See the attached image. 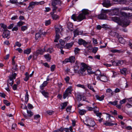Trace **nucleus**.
<instances>
[{
    "label": "nucleus",
    "instance_id": "obj_1",
    "mask_svg": "<svg viewBox=\"0 0 132 132\" xmlns=\"http://www.w3.org/2000/svg\"><path fill=\"white\" fill-rule=\"evenodd\" d=\"M109 11L108 10H104L102 9L101 12L100 14L98 15V18L101 19H106L107 18V16L106 14Z\"/></svg>",
    "mask_w": 132,
    "mask_h": 132
},
{
    "label": "nucleus",
    "instance_id": "obj_2",
    "mask_svg": "<svg viewBox=\"0 0 132 132\" xmlns=\"http://www.w3.org/2000/svg\"><path fill=\"white\" fill-rule=\"evenodd\" d=\"M96 72H98L99 75L100 74V75L98 76L97 77V79L104 82H106L107 81L108 79L107 77L104 76L103 74H101L100 70H98Z\"/></svg>",
    "mask_w": 132,
    "mask_h": 132
},
{
    "label": "nucleus",
    "instance_id": "obj_3",
    "mask_svg": "<svg viewBox=\"0 0 132 132\" xmlns=\"http://www.w3.org/2000/svg\"><path fill=\"white\" fill-rule=\"evenodd\" d=\"M84 124L90 127H93L95 124V122L91 119H88L84 122Z\"/></svg>",
    "mask_w": 132,
    "mask_h": 132
},
{
    "label": "nucleus",
    "instance_id": "obj_4",
    "mask_svg": "<svg viewBox=\"0 0 132 132\" xmlns=\"http://www.w3.org/2000/svg\"><path fill=\"white\" fill-rule=\"evenodd\" d=\"M16 74L14 73L11 76L9 77V79L7 80V85L8 86L9 85L12 86L14 83V79H15Z\"/></svg>",
    "mask_w": 132,
    "mask_h": 132
},
{
    "label": "nucleus",
    "instance_id": "obj_5",
    "mask_svg": "<svg viewBox=\"0 0 132 132\" xmlns=\"http://www.w3.org/2000/svg\"><path fill=\"white\" fill-rule=\"evenodd\" d=\"M75 61V57L74 56H71L69 58L66 59L63 61L64 63H66L70 62L71 63H73Z\"/></svg>",
    "mask_w": 132,
    "mask_h": 132
},
{
    "label": "nucleus",
    "instance_id": "obj_6",
    "mask_svg": "<svg viewBox=\"0 0 132 132\" xmlns=\"http://www.w3.org/2000/svg\"><path fill=\"white\" fill-rule=\"evenodd\" d=\"M71 88L72 87L70 86L66 89L63 94V98L64 99L68 95L71 94Z\"/></svg>",
    "mask_w": 132,
    "mask_h": 132
},
{
    "label": "nucleus",
    "instance_id": "obj_7",
    "mask_svg": "<svg viewBox=\"0 0 132 132\" xmlns=\"http://www.w3.org/2000/svg\"><path fill=\"white\" fill-rule=\"evenodd\" d=\"M78 64V62L77 61H76L75 63L76 65L74 66V71L75 73H80L82 72L80 71V69L79 70V67Z\"/></svg>",
    "mask_w": 132,
    "mask_h": 132
},
{
    "label": "nucleus",
    "instance_id": "obj_8",
    "mask_svg": "<svg viewBox=\"0 0 132 132\" xmlns=\"http://www.w3.org/2000/svg\"><path fill=\"white\" fill-rule=\"evenodd\" d=\"M38 4V3L36 2H30L29 6L28 7L27 9L28 10H31L34 7L35 5Z\"/></svg>",
    "mask_w": 132,
    "mask_h": 132
},
{
    "label": "nucleus",
    "instance_id": "obj_9",
    "mask_svg": "<svg viewBox=\"0 0 132 132\" xmlns=\"http://www.w3.org/2000/svg\"><path fill=\"white\" fill-rule=\"evenodd\" d=\"M46 33L45 32H43L41 30H40L39 32L36 34L35 35V38L38 39L41 37V35H45Z\"/></svg>",
    "mask_w": 132,
    "mask_h": 132
},
{
    "label": "nucleus",
    "instance_id": "obj_10",
    "mask_svg": "<svg viewBox=\"0 0 132 132\" xmlns=\"http://www.w3.org/2000/svg\"><path fill=\"white\" fill-rule=\"evenodd\" d=\"M45 47L44 48L43 50L41 48L39 49L36 52L34 53V55L36 56H37L39 54H42L45 51Z\"/></svg>",
    "mask_w": 132,
    "mask_h": 132
},
{
    "label": "nucleus",
    "instance_id": "obj_11",
    "mask_svg": "<svg viewBox=\"0 0 132 132\" xmlns=\"http://www.w3.org/2000/svg\"><path fill=\"white\" fill-rule=\"evenodd\" d=\"M10 35V33L9 31L7 30H5L4 31L2 36L4 38H7L8 39Z\"/></svg>",
    "mask_w": 132,
    "mask_h": 132
},
{
    "label": "nucleus",
    "instance_id": "obj_12",
    "mask_svg": "<svg viewBox=\"0 0 132 132\" xmlns=\"http://www.w3.org/2000/svg\"><path fill=\"white\" fill-rule=\"evenodd\" d=\"M81 65L82 66L80 69V71L81 72V73H82L83 72H84L86 70H87V65L84 63H81Z\"/></svg>",
    "mask_w": 132,
    "mask_h": 132
},
{
    "label": "nucleus",
    "instance_id": "obj_13",
    "mask_svg": "<svg viewBox=\"0 0 132 132\" xmlns=\"http://www.w3.org/2000/svg\"><path fill=\"white\" fill-rule=\"evenodd\" d=\"M62 26L60 25H56L55 26V30L56 33H59L60 31V29L61 30H62Z\"/></svg>",
    "mask_w": 132,
    "mask_h": 132
},
{
    "label": "nucleus",
    "instance_id": "obj_14",
    "mask_svg": "<svg viewBox=\"0 0 132 132\" xmlns=\"http://www.w3.org/2000/svg\"><path fill=\"white\" fill-rule=\"evenodd\" d=\"M77 20H78L79 21H80L83 20L85 19L86 18L84 15L82 13H80L77 16Z\"/></svg>",
    "mask_w": 132,
    "mask_h": 132
},
{
    "label": "nucleus",
    "instance_id": "obj_15",
    "mask_svg": "<svg viewBox=\"0 0 132 132\" xmlns=\"http://www.w3.org/2000/svg\"><path fill=\"white\" fill-rule=\"evenodd\" d=\"M61 4V2L60 0H53L52 3V6H54L57 4H59L60 5Z\"/></svg>",
    "mask_w": 132,
    "mask_h": 132
},
{
    "label": "nucleus",
    "instance_id": "obj_16",
    "mask_svg": "<svg viewBox=\"0 0 132 132\" xmlns=\"http://www.w3.org/2000/svg\"><path fill=\"white\" fill-rule=\"evenodd\" d=\"M78 43L79 45H83L85 47L87 44V43L84 40L82 39H79L78 41Z\"/></svg>",
    "mask_w": 132,
    "mask_h": 132
},
{
    "label": "nucleus",
    "instance_id": "obj_17",
    "mask_svg": "<svg viewBox=\"0 0 132 132\" xmlns=\"http://www.w3.org/2000/svg\"><path fill=\"white\" fill-rule=\"evenodd\" d=\"M102 4L104 6L106 7H108L111 6L110 2L108 0L105 1Z\"/></svg>",
    "mask_w": 132,
    "mask_h": 132
},
{
    "label": "nucleus",
    "instance_id": "obj_18",
    "mask_svg": "<svg viewBox=\"0 0 132 132\" xmlns=\"http://www.w3.org/2000/svg\"><path fill=\"white\" fill-rule=\"evenodd\" d=\"M67 27L68 29L71 31H72L73 30V25L70 22H69L68 23Z\"/></svg>",
    "mask_w": 132,
    "mask_h": 132
},
{
    "label": "nucleus",
    "instance_id": "obj_19",
    "mask_svg": "<svg viewBox=\"0 0 132 132\" xmlns=\"http://www.w3.org/2000/svg\"><path fill=\"white\" fill-rule=\"evenodd\" d=\"M40 92L45 97H48L49 94L47 92H45L44 90L40 91Z\"/></svg>",
    "mask_w": 132,
    "mask_h": 132
},
{
    "label": "nucleus",
    "instance_id": "obj_20",
    "mask_svg": "<svg viewBox=\"0 0 132 132\" xmlns=\"http://www.w3.org/2000/svg\"><path fill=\"white\" fill-rule=\"evenodd\" d=\"M87 71L89 74H95V75L97 76L98 74L95 73L94 72H92L91 71V68L90 67H87Z\"/></svg>",
    "mask_w": 132,
    "mask_h": 132
},
{
    "label": "nucleus",
    "instance_id": "obj_21",
    "mask_svg": "<svg viewBox=\"0 0 132 132\" xmlns=\"http://www.w3.org/2000/svg\"><path fill=\"white\" fill-rule=\"evenodd\" d=\"M54 13H53L51 14L52 17V19L55 20H56L57 19H58L59 18V16L58 15L56 14H54Z\"/></svg>",
    "mask_w": 132,
    "mask_h": 132
},
{
    "label": "nucleus",
    "instance_id": "obj_22",
    "mask_svg": "<svg viewBox=\"0 0 132 132\" xmlns=\"http://www.w3.org/2000/svg\"><path fill=\"white\" fill-rule=\"evenodd\" d=\"M60 38V36L59 33H56L55 39L54 40V42H57Z\"/></svg>",
    "mask_w": 132,
    "mask_h": 132
},
{
    "label": "nucleus",
    "instance_id": "obj_23",
    "mask_svg": "<svg viewBox=\"0 0 132 132\" xmlns=\"http://www.w3.org/2000/svg\"><path fill=\"white\" fill-rule=\"evenodd\" d=\"M127 69L126 68H123L120 70V72L121 74L125 75L126 74Z\"/></svg>",
    "mask_w": 132,
    "mask_h": 132
},
{
    "label": "nucleus",
    "instance_id": "obj_24",
    "mask_svg": "<svg viewBox=\"0 0 132 132\" xmlns=\"http://www.w3.org/2000/svg\"><path fill=\"white\" fill-rule=\"evenodd\" d=\"M73 44V43H67L66 44L65 46L67 48L69 49L72 46Z\"/></svg>",
    "mask_w": 132,
    "mask_h": 132
},
{
    "label": "nucleus",
    "instance_id": "obj_25",
    "mask_svg": "<svg viewBox=\"0 0 132 132\" xmlns=\"http://www.w3.org/2000/svg\"><path fill=\"white\" fill-rule=\"evenodd\" d=\"M95 96L96 99L100 101H102L103 100L104 97V95H102L100 97L98 95H96Z\"/></svg>",
    "mask_w": 132,
    "mask_h": 132
},
{
    "label": "nucleus",
    "instance_id": "obj_26",
    "mask_svg": "<svg viewBox=\"0 0 132 132\" xmlns=\"http://www.w3.org/2000/svg\"><path fill=\"white\" fill-rule=\"evenodd\" d=\"M118 40L120 43L122 44H124L125 43V41L122 37H119L118 39Z\"/></svg>",
    "mask_w": 132,
    "mask_h": 132
},
{
    "label": "nucleus",
    "instance_id": "obj_27",
    "mask_svg": "<svg viewBox=\"0 0 132 132\" xmlns=\"http://www.w3.org/2000/svg\"><path fill=\"white\" fill-rule=\"evenodd\" d=\"M112 19L113 21L116 22H119L120 20V18L117 17H113Z\"/></svg>",
    "mask_w": 132,
    "mask_h": 132
},
{
    "label": "nucleus",
    "instance_id": "obj_28",
    "mask_svg": "<svg viewBox=\"0 0 132 132\" xmlns=\"http://www.w3.org/2000/svg\"><path fill=\"white\" fill-rule=\"evenodd\" d=\"M106 92L108 93H111V96H112L114 94V92H112V90L110 89H108L106 90Z\"/></svg>",
    "mask_w": 132,
    "mask_h": 132
},
{
    "label": "nucleus",
    "instance_id": "obj_29",
    "mask_svg": "<svg viewBox=\"0 0 132 132\" xmlns=\"http://www.w3.org/2000/svg\"><path fill=\"white\" fill-rule=\"evenodd\" d=\"M104 125L105 126H112L114 124L111 123L110 122L106 121V122L104 123Z\"/></svg>",
    "mask_w": 132,
    "mask_h": 132
},
{
    "label": "nucleus",
    "instance_id": "obj_30",
    "mask_svg": "<svg viewBox=\"0 0 132 132\" xmlns=\"http://www.w3.org/2000/svg\"><path fill=\"white\" fill-rule=\"evenodd\" d=\"M86 112V111L85 110H79V113L81 115H84Z\"/></svg>",
    "mask_w": 132,
    "mask_h": 132
},
{
    "label": "nucleus",
    "instance_id": "obj_31",
    "mask_svg": "<svg viewBox=\"0 0 132 132\" xmlns=\"http://www.w3.org/2000/svg\"><path fill=\"white\" fill-rule=\"evenodd\" d=\"M67 105V102H65L64 103H62L61 105L62 106L61 109H63L65 108V107H66Z\"/></svg>",
    "mask_w": 132,
    "mask_h": 132
},
{
    "label": "nucleus",
    "instance_id": "obj_32",
    "mask_svg": "<svg viewBox=\"0 0 132 132\" xmlns=\"http://www.w3.org/2000/svg\"><path fill=\"white\" fill-rule=\"evenodd\" d=\"M27 112L28 116L29 117H31L33 115V113L30 110H27Z\"/></svg>",
    "mask_w": 132,
    "mask_h": 132
},
{
    "label": "nucleus",
    "instance_id": "obj_33",
    "mask_svg": "<svg viewBox=\"0 0 132 132\" xmlns=\"http://www.w3.org/2000/svg\"><path fill=\"white\" fill-rule=\"evenodd\" d=\"M28 92L27 90L26 91V95L25 96V103H27L29 100L28 96L29 95L28 94Z\"/></svg>",
    "mask_w": 132,
    "mask_h": 132
},
{
    "label": "nucleus",
    "instance_id": "obj_34",
    "mask_svg": "<svg viewBox=\"0 0 132 132\" xmlns=\"http://www.w3.org/2000/svg\"><path fill=\"white\" fill-rule=\"evenodd\" d=\"M0 26L1 28H2L3 29H4V31L5 30H7L6 29L7 28V27L5 24L3 23H1L0 24Z\"/></svg>",
    "mask_w": 132,
    "mask_h": 132
},
{
    "label": "nucleus",
    "instance_id": "obj_35",
    "mask_svg": "<svg viewBox=\"0 0 132 132\" xmlns=\"http://www.w3.org/2000/svg\"><path fill=\"white\" fill-rule=\"evenodd\" d=\"M49 56L50 55L48 54L44 55V57L47 61H50V60L51 58Z\"/></svg>",
    "mask_w": 132,
    "mask_h": 132
},
{
    "label": "nucleus",
    "instance_id": "obj_36",
    "mask_svg": "<svg viewBox=\"0 0 132 132\" xmlns=\"http://www.w3.org/2000/svg\"><path fill=\"white\" fill-rule=\"evenodd\" d=\"M82 14H83V15H84L85 16L86 15L88 14V10H82Z\"/></svg>",
    "mask_w": 132,
    "mask_h": 132
},
{
    "label": "nucleus",
    "instance_id": "obj_37",
    "mask_svg": "<svg viewBox=\"0 0 132 132\" xmlns=\"http://www.w3.org/2000/svg\"><path fill=\"white\" fill-rule=\"evenodd\" d=\"M29 73L27 72H26L25 73V81H27L29 80Z\"/></svg>",
    "mask_w": 132,
    "mask_h": 132
},
{
    "label": "nucleus",
    "instance_id": "obj_38",
    "mask_svg": "<svg viewBox=\"0 0 132 132\" xmlns=\"http://www.w3.org/2000/svg\"><path fill=\"white\" fill-rule=\"evenodd\" d=\"M87 85L88 88L89 89L93 90V92H95V90L94 89L93 86H91V85L90 84H87Z\"/></svg>",
    "mask_w": 132,
    "mask_h": 132
},
{
    "label": "nucleus",
    "instance_id": "obj_39",
    "mask_svg": "<svg viewBox=\"0 0 132 132\" xmlns=\"http://www.w3.org/2000/svg\"><path fill=\"white\" fill-rule=\"evenodd\" d=\"M31 51V48H28L25 50V54H28L30 53Z\"/></svg>",
    "mask_w": 132,
    "mask_h": 132
},
{
    "label": "nucleus",
    "instance_id": "obj_40",
    "mask_svg": "<svg viewBox=\"0 0 132 132\" xmlns=\"http://www.w3.org/2000/svg\"><path fill=\"white\" fill-rule=\"evenodd\" d=\"M118 102V101H115L113 102L110 101L109 102V104L115 105H117Z\"/></svg>",
    "mask_w": 132,
    "mask_h": 132
},
{
    "label": "nucleus",
    "instance_id": "obj_41",
    "mask_svg": "<svg viewBox=\"0 0 132 132\" xmlns=\"http://www.w3.org/2000/svg\"><path fill=\"white\" fill-rule=\"evenodd\" d=\"M3 102L7 106H9L10 104L9 102L6 100H4Z\"/></svg>",
    "mask_w": 132,
    "mask_h": 132
},
{
    "label": "nucleus",
    "instance_id": "obj_42",
    "mask_svg": "<svg viewBox=\"0 0 132 132\" xmlns=\"http://www.w3.org/2000/svg\"><path fill=\"white\" fill-rule=\"evenodd\" d=\"M74 36L75 37L79 35L78 30L77 29L74 31Z\"/></svg>",
    "mask_w": 132,
    "mask_h": 132
},
{
    "label": "nucleus",
    "instance_id": "obj_43",
    "mask_svg": "<svg viewBox=\"0 0 132 132\" xmlns=\"http://www.w3.org/2000/svg\"><path fill=\"white\" fill-rule=\"evenodd\" d=\"M110 51L113 52V53H116V52H118V53H120L121 52V51L118 50H117L116 49H113L111 50H110Z\"/></svg>",
    "mask_w": 132,
    "mask_h": 132
},
{
    "label": "nucleus",
    "instance_id": "obj_44",
    "mask_svg": "<svg viewBox=\"0 0 132 132\" xmlns=\"http://www.w3.org/2000/svg\"><path fill=\"white\" fill-rule=\"evenodd\" d=\"M117 62L118 66L121 65L123 63V61L122 60H119Z\"/></svg>",
    "mask_w": 132,
    "mask_h": 132
},
{
    "label": "nucleus",
    "instance_id": "obj_45",
    "mask_svg": "<svg viewBox=\"0 0 132 132\" xmlns=\"http://www.w3.org/2000/svg\"><path fill=\"white\" fill-rule=\"evenodd\" d=\"M94 113H95L96 115L97 116L99 117L100 118H101L102 115L101 113H97L96 111H94Z\"/></svg>",
    "mask_w": 132,
    "mask_h": 132
},
{
    "label": "nucleus",
    "instance_id": "obj_46",
    "mask_svg": "<svg viewBox=\"0 0 132 132\" xmlns=\"http://www.w3.org/2000/svg\"><path fill=\"white\" fill-rule=\"evenodd\" d=\"M24 24V22L20 21L17 23V25L18 26H20Z\"/></svg>",
    "mask_w": 132,
    "mask_h": 132
},
{
    "label": "nucleus",
    "instance_id": "obj_47",
    "mask_svg": "<svg viewBox=\"0 0 132 132\" xmlns=\"http://www.w3.org/2000/svg\"><path fill=\"white\" fill-rule=\"evenodd\" d=\"M98 48L97 47H95L93 48L92 52L94 53H95L97 52V51L98 50Z\"/></svg>",
    "mask_w": 132,
    "mask_h": 132
},
{
    "label": "nucleus",
    "instance_id": "obj_48",
    "mask_svg": "<svg viewBox=\"0 0 132 132\" xmlns=\"http://www.w3.org/2000/svg\"><path fill=\"white\" fill-rule=\"evenodd\" d=\"M87 109L89 111H91L93 110V109H95V108H96V106H95L93 108H92L91 107H89L88 106L86 107Z\"/></svg>",
    "mask_w": 132,
    "mask_h": 132
},
{
    "label": "nucleus",
    "instance_id": "obj_49",
    "mask_svg": "<svg viewBox=\"0 0 132 132\" xmlns=\"http://www.w3.org/2000/svg\"><path fill=\"white\" fill-rule=\"evenodd\" d=\"M77 17L76 16V15L75 14H73L71 16V18L75 21H76L77 19Z\"/></svg>",
    "mask_w": 132,
    "mask_h": 132
},
{
    "label": "nucleus",
    "instance_id": "obj_50",
    "mask_svg": "<svg viewBox=\"0 0 132 132\" xmlns=\"http://www.w3.org/2000/svg\"><path fill=\"white\" fill-rule=\"evenodd\" d=\"M59 42L60 44L62 46H63L65 44L64 42L62 39H60Z\"/></svg>",
    "mask_w": 132,
    "mask_h": 132
},
{
    "label": "nucleus",
    "instance_id": "obj_51",
    "mask_svg": "<svg viewBox=\"0 0 132 132\" xmlns=\"http://www.w3.org/2000/svg\"><path fill=\"white\" fill-rule=\"evenodd\" d=\"M21 45L20 43L18 42H17L15 43V45L14 46V47H15L16 46L18 47H20Z\"/></svg>",
    "mask_w": 132,
    "mask_h": 132
},
{
    "label": "nucleus",
    "instance_id": "obj_52",
    "mask_svg": "<svg viewBox=\"0 0 132 132\" xmlns=\"http://www.w3.org/2000/svg\"><path fill=\"white\" fill-rule=\"evenodd\" d=\"M80 50L78 47H76L75 48V54L78 53Z\"/></svg>",
    "mask_w": 132,
    "mask_h": 132
},
{
    "label": "nucleus",
    "instance_id": "obj_53",
    "mask_svg": "<svg viewBox=\"0 0 132 132\" xmlns=\"http://www.w3.org/2000/svg\"><path fill=\"white\" fill-rule=\"evenodd\" d=\"M126 99H124L120 101V104L122 105V104L125 103L126 102Z\"/></svg>",
    "mask_w": 132,
    "mask_h": 132
},
{
    "label": "nucleus",
    "instance_id": "obj_54",
    "mask_svg": "<svg viewBox=\"0 0 132 132\" xmlns=\"http://www.w3.org/2000/svg\"><path fill=\"white\" fill-rule=\"evenodd\" d=\"M56 5H55L54 6H52L53 7V13H54L56 12V10L57 8V7L56 6Z\"/></svg>",
    "mask_w": 132,
    "mask_h": 132
},
{
    "label": "nucleus",
    "instance_id": "obj_55",
    "mask_svg": "<svg viewBox=\"0 0 132 132\" xmlns=\"http://www.w3.org/2000/svg\"><path fill=\"white\" fill-rule=\"evenodd\" d=\"M28 107L29 109H31L33 108L32 105L28 103Z\"/></svg>",
    "mask_w": 132,
    "mask_h": 132
},
{
    "label": "nucleus",
    "instance_id": "obj_56",
    "mask_svg": "<svg viewBox=\"0 0 132 132\" xmlns=\"http://www.w3.org/2000/svg\"><path fill=\"white\" fill-rule=\"evenodd\" d=\"M130 23V21L129 20H126V21H125L124 23V24L125 25L127 26L129 24V23Z\"/></svg>",
    "mask_w": 132,
    "mask_h": 132
},
{
    "label": "nucleus",
    "instance_id": "obj_57",
    "mask_svg": "<svg viewBox=\"0 0 132 132\" xmlns=\"http://www.w3.org/2000/svg\"><path fill=\"white\" fill-rule=\"evenodd\" d=\"M72 106H68L66 109L67 111L68 112L71 110Z\"/></svg>",
    "mask_w": 132,
    "mask_h": 132
},
{
    "label": "nucleus",
    "instance_id": "obj_58",
    "mask_svg": "<svg viewBox=\"0 0 132 132\" xmlns=\"http://www.w3.org/2000/svg\"><path fill=\"white\" fill-rule=\"evenodd\" d=\"M16 124L15 123H13L12 125V129L13 131L15 130V129L16 127Z\"/></svg>",
    "mask_w": 132,
    "mask_h": 132
},
{
    "label": "nucleus",
    "instance_id": "obj_59",
    "mask_svg": "<svg viewBox=\"0 0 132 132\" xmlns=\"http://www.w3.org/2000/svg\"><path fill=\"white\" fill-rule=\"evenodd\" d=\"M55 65H52V66L51 67V70L52 71H53L55 69Z\"/></svg>",
    "mask_w": 132,
    "mask_h": 132
},
{
    "label": "nucleus",
    "instance_id": "obj_60",
    "mask_svg": "<svg viewBox=\"0 0 132 132\" xmlns=\"http://www.w3.org/2000/svg\"><path fill=\"white\" fill-rule=\"evenodd\" d=\"M48 52L50 53H51L53 51V50L52 48H48L47 50Z\"/></svg>",
    "mask_w": 132,
    "mask_h": 132
},
{
    "label": "nucleus",
    "instance_id": "obj_61",
    "mask_svg": "<svg viewBox=\"0 0 132 132\" xmlns=\"http://www.w3.org/2000/svg\"><path fill=\"white\" fill-rule=\"evenodd\" d=\"M61 129H62L63 130V131H65V132H70L69 131V129L68 128H61Z\"/></svg>",
    "mask_w": 132,
    "mask_h": 132
},
{
    "label": "nucleus",
    "instance_id": "obj_62",
    "mask_svg": "<svg viewBox=\"0 0 132 132\" xmlns=\"http://www.w3.org/2000/svg\"><path fill=\"white\" fill-rule=\"evenodd\" d=\"M132 16V13H127L126 17L129 18L131 17Z\"/></svg>",
    "mask_w": 132,
    "mask_h": 132
},
{
    "label": "nucleus",
    "instance_id": "obj_63",
    "mask_svg": "<svg viewBox=\"0 0 132 132\" xmlns=\"http://www.w3.org/2000/svg\"><path fill=\"white\" fill-rule=\"evenodd\" d=\"M10 1L12 3H16L17 2V0H10Z\"/></svg>",
    "mask_w": 132,
    "mask_h": 132
},
{
    "label": "nucleus",
    "instance_id": "obj_64",
    "mask_svg": "<svg viewBox=\"0 0 132 132\" xmlns=\"http://www.w3.org/2000/svg\"><path fill=\"white\" fill-rule=\"evenodd\" d=\"M51 23L50 20H49L47 21H46L45 22V25L46 26H47L49 25Z\"/></svg>",
    "mask_w": 132,
    "mask_h": 132
}]
</instances>
